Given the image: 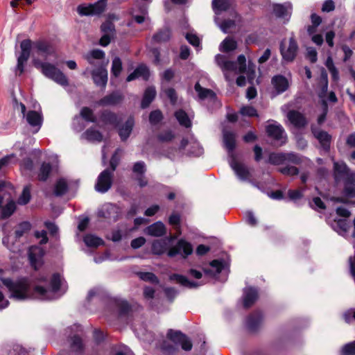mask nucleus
Masks as SVG:
<instances>
[{"instance_id": "nucleus-30", "label": "nucleus", "mask_w": 355, "mask_h": 355, "mask_svg": "<svg viewBox=\"0 0 355 355\" xmlns=\"http://www.w3.org/2000/svg\"><path fill=\"white\" fill-rule=\"evenodd\" d=\"M26 121L30 125L40 129L43 123V116L37 111L30 110L26 114Z\"/></svg>"}, {"instance_id": "nucleus-18", "label": "nucleus", "mask_w": 355, "mask_h": 355, "mask_svg": "<svg viewBox=\"0 0 355 355\" xmlns=\"http://www.w3.org/2000/svg\"><path fill=\"white\" fill-rule=\"evenodd\" d=\"M223 141L229 157L231 158L232 155H235L234 151L236 146V134L234 132L224 130L223 131Z\"/></svg>"}, {"instance_id": "nucleus-53", "label": "nucleus", "mask_w": 355, "mask_h": 355, "mask_svg": "<svg viewBox=\"0 0 355 355\" xmlns=\"http://www.w3.org/2000/svg\"><path fill=\"white\" fill-rule=\"evenodd\" d=\"M212 7L214 10L227 11L230 8V3L228 0H218L216 4L212 5Z\"/></svg>"}, {"instance_id": "nucleus-24", "label": "nucleus", "mask_w": 355, "mask_h": 355, "mask_svg": "<svg viewBox=\"0 0 355 355\" xmlns=\"http://www.w3.org/2000/svg\"><path fill=\"white\" fill-rule=\"evenodd\" d=\"M258 299V292L256 288L250 287L245 290L243 305L245 309L250 308Z\"/></svg>"}, {"instance_id": "nucleus-12", "label": "nucleus", "mask_w": 355, "mask_h": 355, "mask_svg": "<svg viewBox=\"0 0 355 355\" xmlns=\"http://www.w3.org/2000/svg\"><path fill=\"white\" fill-rule=\"evenodd\" d=\"M5 187V182L0 181V191ZM4 197L0 195V220H6L10 218L15 211L17 207L15 201L12 200L3 205Z\"/></svg>"}, {"instance_id": "nucleus-52", "label": "nucleus", "mask_w": 355, "mask_h": 355, "mask_svg": "<svg viewBox=\"0 0 355 355\" xmlns=\"http://www.w3.org/2000/svg\"><path fill=\"white\" fill-rule=\"evenodd\" d=\"M240 114L249 117L259 116L257 110L253 106L250 105L243 106L240 110Z\"/></svg>"}, {"instance_id": "nucleus-34", "label": "nucleus", "mask_w": 355, "mask_h": 355, "mask_svg": "<svg viewBox=\"0 0 355 355\" xmlns=\"http://www.w3.org/2000/svg\"><path fill=\"white\" fill-rule=\"evenodd\" d=\"M68 190L69 186L65 179L59 178L55 184L53 191L54 195L57 197L63 196L67 193Z\"/></svg>"}, {"instance_id": "nucleus-45", "label": "nucleus", "mask_w": 355, "mask_h": 355, "mask_svg": "<svg viewBox=\"0 0 355 355\" xmlns=\"http://www.w3.org/2000/svg\"><path fill=\"white\" fill-rule=\"evenodd\" d=\"M221 45L223 48L222 51L225 53L234 51L237 48L236 42L234 40L229 37L225 38L223 41Z\"/></svg>"}, {"instance_id": "nucleus-32", "label": "nucleus", "mask_w": 355, "mask_h": 355, "mask_svg": "<svg viewBox=\"0 0 355 355\" xmlns=\"http://www.w3.org/2000/svg\"><path fill=\"white\" fill-rule=\"evenodd\" d=\"M70 348L72 352L78 354L84 352L85 345L80 336L76 334L71 338Z\"/></svg>"}, {"instance_id": "nucleus-23", "label": "nucleus", "mask_w": 355, "mask_h": 355, "mask_svg": "<svg viewBox=\"0 0 355 355\" xmlns=\"http://www.w3.org/2000/svg\"><path fill=\"white\" fill-rule=\"evenodd\" d=\"M343 193L347 198H355V173H352L345 178Z\"/></svg>"}, {"instance_id": "nucleus-25", "label": "nucleus", "mask_w": 355, "mask_h": 355, "mask_svg": "<svg viewBox=\"0 0 355 355\" xmlns=\"http://www.w3.org/2000/svg\"><path fill=\"white\" fill-rule=\"evenodd\" d=\"M146 233L152 236L160 237L166 234V228L162 222L157 221L147 227Z\"/></svg>"}, {"instance_id": "nucleus-22", "label": "nucleus", "mask_w": 355, "mask_h": 355, "mask_svg": "<svg viewBox=\"0 0 355 355\" xmlns=\"http://www.w3.org/2000/svg\"><path fill=\"white\" fill-rule=\"evenodd\" d=\"M351 173L349 167L344 162L334 163V178L336 182H340Z\"/></svg>"}, {"instance_id": "nucleus-3", "label": "nucleus", "mask_w": 355, "mask_h": 355, "mask_svg": "<svg viewBox=\"0 0 355 355\" xmlns=\"http://www.w3.org/2000/svg\"><path fill=\"white\" fill-rule=\"evenodd\" d=\"M33 63L35 68L41 69V72L45 77L53 80L61 86L66 87L69 85L67 77L53 64L44 62L39 59H34Z\"/></svg>"}, {"instance_id": "nucleus-31", "label": "nucleus", "mask_w": 355, "mask_h": 355, "mask_svg": "<svg viewBox=\"0 0 355 355\" xmlns=\"http://www.w3.org/2000/svg\"><path fill=\"white\" fill-rule=\"evenodd\" d=\"M171 36V29L165 27L158 30L153 36L152 40L156 43H162L168 42Z\"/></svg>"}, {"instance_id": "nucleus-4", "label": "nucleus", "mask_w": 355, "mask_h": 355, "mask_svg": "<svg viewBox=\"0 0 355 355\" xmlns=\"http://www.w3.org/2000/svg\"><path fill=\"white\" fill-rule=\"evenodd\" d=\"M299 50L298 44L294 36L289 38L288 46L286 48L284 42L279 44V51L282 59L287 62H292L295 59Z\"/></svg>"}, {"instance_id": "nucleus-5", "label": "nucleus", "mask_w": 355, "mask_h": 355, "mask_svg": "<svg viewBox=\"0 0 355 355\" xmlns=\"http://www.w3.org/2000/svg\"><path fill=\"white\" fill-rule=\"evenodd\" d=\"M166 337L175 345H180L184 351H191L193 347L191 339L181 331L170 329L167 331Z\"/></svg>"}, {"instance_id": "nucleus-9", "label": "nucleus", "mask_w": 355, "mask_h": 355, "mask_svg": "<svg viewBox=\"0 0 355 355\" xmlns=\"http://www.w3.org/2000/svg\"><path fill=\"white\" fill-rule=\"evenodd\" d=\"M311 133L319 141L323 150L328 153L330 150L332 137L327 131L320 130L314 125L311 127Z\"/></svg>"}, {"instance_id": "nucleus-2", "label": "nucleus", "mask_w": 355, "mask_h": 355, "mask_svg": "<svg viewBox=\"0 0 355 355\" xmlns=\"http://www.w3.org/2000/svg\"><path fill=\"white\" fill-rule=\"evenodd\" d=\"M0 280L10 293V298L19 301L30 298V284L27 278L23 277L14 282L10 278L0 277Z\"/></svg>"}, {"instance_id": "nucleus-38", "label": "nucleus", "mask_w": 355, "mask_h": 355, "mask_svg": "<svg viewBox=\"0 0 355 355\" xmlns=\"http://www.w3.org/2000/svg\"><path fill=\"white\" fill-rule=\"evenodd\" d=\"M85 137L89 141H98L101 142L103 141V134L97 130L93 128H89L84 132Z\"/></svg>"}, {"instance_id": "nucleus-19", "label": "nucleus", "mask_w": 355, "mask_h": 355, "mask_svg": "<svg viewBox=\"0 0 355 355\" xmlns=\"http://www.w3.org/2000/svg\"><path fill=\"white\" fill-rule=\"evenodd\" d=\"M289 121L297 128H303L307 123V119L303 114L297 110H290L287 114Z\"/></svg>"}, {"instance_id": "nucleus-6", "label": "nucleus", "mask_w": 355, "mask_h": 355, "mask_svg": "<svg viewBox=\"0 0 355 355\" xmlns=\"http://www.w3.org/2000/svg\"><path fill=\"white\" fill-rule=\"evenodd\" d=\"M105 6L106 0H100L89 5H79L77 7V12L80 16L100 15L105 10Z\"/></svg>"}, {"instance_id": "nucleus-63", "label": "nucleus", "mask_w": 355, "mask_h": 355, "mask_svg": "<svg viewBox=\"0 0 355 355\" xmlns=\"http://www.w3.org/2000/svg\"><path fill=\"white\" fill-rule=\"evenodd\" d=\"M210 266L216 269V272L219 274L225 268L224 261L220 259H214L209 263Z\"/></svg>"}, {"instance_id": "nucleus-41", "label": "nucleus", "mask_w": 355, "mask_h": 355, "mask_svg": "<svg viewBox=\"0 0 355 355\" xmlns=\"http://www.w3.org/2000/svg\"><path fill=\"white\" fill-rule=\"evenodd\" d=\"M118 308L119 315L125 316L131 311L132 307L130 304L125 300H122L116 303Z\"/></svg>"}, {"instance_id": "nucleus-1", "label": "nucleus", "mask_w": 355, "mask_h": 355, "mask_svg": "<svg viewBox=\"0 0 355 355\" xmlns=\"http://www.w3.org/2000/svg\"><path fill=\"white\" fill-rule=\"evenodd\" d=\"M32 47L38 55L47 58L54 53V48L51 43L46 40H38L32 42L26 39L21 42V53L17 58L16 74L21 76L24 72V65L28 61Z\"/></svg>"}, {"instance_id": "nucleus-39", "label": "nucleus", "mask_w": 355, "mask_h": 355, "mask_svg": "<svg viewBox=\"0 0 355 355\" xmlns=\"http://www.w3.org/2000/svg\"><path fill=\"white\" fill-rule=\"evenodd\" d=\"M274 166H279L285 163V155L284 153H270L268 155V159L266 162Z\"/></svg>"}, {"instance_id": "nucleus-56", "label": "nucleus", "mask_w": 355, "mask_h": 355, "mask_svg": "<svg viewBox=\"0 0 355 355\" xmlns=\"http://www.w3.org/2000/svg\"><path fill=\"white\" fill-rule=\"evenodd\" d=\"M132 171L137 175L145 174L146 171L145 163L143 161L135 162L132 167Z\"/></svg>"}, {"instance_id": "nucleus-33", "label": "nucleus", "mask_w": 355, "mask_h": 355, "mask_svg": "<svg viewBox=\"0 0 355 355\" xmlns=\"http://www.w3.org/2000/svg\"><path fill=\"white\" fill-rule=\"evenodd\" d=\"M194 89L198 93L199 98L202 100L206 98L212 99L216 97V94L213 90L202 87L198 82L195 84Z\"/></svg>"}, {"instance_id": "nucleus-13", "label": "nucleus", "mask_w": 355, "mask_h": 355, "mask_svg": "<svg viewBox=\"0 0 355 355\" xmlns=\"http://www.w3.org/2000/svg\"><path fill=\"white\" fill-rule=\"evenodd\" d=\"M99 121L105 125H110L114 128H118L121 125V119L115 112L105 109L100 112Z\"/></svg>"}, {"instance_id": "nucleus-46", "label": "nucleus", "mask_w": 355, "mask_h": 355, "mask_svg": "<svg viewBox=\"0 0 355 355\" xmlns=\"http://www.w3.org/2000/svg\"><path fill=\"white\" fill-rule=\"evenodd\" d=\"M138 276L141 280L144 282H148L155 284L159 283L158 277L153 272H139L138 273Z\"/></svg>"}, {"instance_id": "nucleus-40", "label": "nucleus", "mask_w": 355, "mask_h": 355, "mask_svg": "<svg viewBox=\"0 0 355 355\" xmlns=\"http://www.w3.org/2000/svg\"><path fill=\"white\" fill-rule=\"evenodd\" d=\"M31 229V225L28 221L20 223L15 230V237L16 239H20L24 234L29 232Z\"/></svg>"}, {"instance_id": "nucleus-20", "label": "nucleus", "mask_w": 355, "mask_h": 355, "mask_svg": "<svg viewBox=\"0 0 355 355\" xmlns=\"http://www.w3.org/2000/svg\"><path fill=\"white\" fill-rule=\"evenodd\" d=\"M135 125V119L132 116H128L125 123L119 125L118 133L122 141H125L130 136Z\"/></svg>"}, {"instance_id": "nucleus-26", "label": "nucleus", "mask_w": 355, "mask_h": 355, "mask_svg": "<svg viewBox=\"0 0 355 355\" xmlns=\"http://www.w3.org/2000/svg\"><path fill=\"white\" fill-rule=\"evenodd\" d=\"M94 83L103 88H105L107 83V71L105 69H98L92 72Z\"/></svg>"}, {"instance_id": "nucleus-10", "label": "nucleus", "mask_w": 355, "mask_h": 355, "mask_svg": "<svg viewBox=\"0 0 355 355\" xmlns=\"http://www.w3.org/2000/svg\"><path fill=\"white\" fill-rule=\"evenodd\" d=\"M266 132L268 137L275 141H280L281 146L287 142V136L284 128L280 124H269L266 128Z\"/></svg>"}, {"instance_id": "nucleus-51", "label": "nucleus", "mask_w": 355, "mask_h": 355, "mask_svg": "<svg viewBox=\"0 0 355 355\" xmlns=\"http://www.w3.org/2000/svg\"><path fill=\"white\" fill-rule=\"evenodd\" d=\"M285 155V162H289L293 164H300L302 162L301 157L294 153V152H290V153H284Z\"/></svg>"}, {"instance_id": "nucleus-15", "label": "nucleus", "mask_w": 355, "mask_h": 355, "mask_svg": "<svg viewBox=\"0 0 355 355\" xmlns=\"http://www.w3.org/2000/svg\"><path fill=\"white\" fill-rule=\"evenodd\" d=\"M124 99V96L119 91H114L112 93L103 96L98 102L99 106H115L121 103Z\"/></svg>"}, {"instance_id": "nucleus-50", "label": "nucleus", "mask_w": 355, "mask_h": 355, "mask_svg": "<svg viewBox=\"0 0 355 355\" xmlns=\"http://www.w3.org/2000/svg\"><path fill=\"white\" fill-rule=\"evenodd\" d=\"M50 286L53 293H56L60 289L61 279L59 273L53 274L50 281Z\"/></svg>"}, {"instance_id": "nucleus-14", "label": "nucleus", "mask_w": 355, "mask_h": 355, "mask_svg": "<svg viewBox=\"0 0 355 355\" xmlns=\"http://www.w3.org/2000/svg\"><path fill=\"white\" fill-rule=\"evenodd\" d=\"M263 320V315L261 311H254L252 312L246 318V327L250 332L258 331Z\"/></svg>"}, {"instance_id": "nucleus-37", "label": "nucleus", "mask_w": 355, "mask_h": 355, "mask_svg": "<svg viewBox=\"0 0 355 355\" xmlns=\"http://www.w3.org/2000/svg\"><path fill=\"white\" fill-rule=\"evenodd\" d=\"M80 117L86 122L97 123L98 119L93 110L89 107H83L80 111Z\"/></svg>"}, {"instance_id": "nucleus-49", "label": "nucleus", "mask_w": 355, "mask_h": 355, "mask_svg": "<svg viewBox=\"0 0 355 355\" xmlns=\"http://www.w3.org/2000/svg\"><path fill=\"white\" fill-rule=\"evenodd\" d=\"M105 54L103 50L101 49H93L89 55H87L86 59L89 64H92V59L102 60L105 58Z\"/></svg>"}, {"instance_id": "nucleus-55", "label": "nucleus", "mask_w": 355, "mask_h": 355, "mask_svg": "<svg viewBox=\"0 0 355 355\" xmlns=\"http://www.w3.org/2000/svg\"><path fill=\"white\" fill-rule=\"evenodd\" d=\"M174 137L175 135L171 130L164 131L157 135V139L162 142L171 141L174 139Z\"/></svg>"}, {"instance_id": "nucleus-28", "label": "nucleus", "mask_w": 355, "mask_h": 355, "mask_svg": "<svg viewBox=\"0 0 355 355\" xmlns=\"http://www.w3.org/2000/svg\"><path fill=\"white\" fill-rule=\"evenodd\" d=\"M168 248V239L154 240L151 245L152 254L160 256L165 253Z\"/></svg>"}, {"instance_id": "nucleus-44", "label": "nucleus", "mask_w": 355, "mask_h": 355, "mask_svg": "<svg viewBox=\"0 0 355 355\" xmlns=\"http://www.w3.org/2000/svg\"><path fill=\"white\" fill-rule=\"evenodd\" d=\"M164 119V115L160 110H155L149 114V122L152 125L159 124Z\"/></svg>"}, {"instance_id": "nucleus-16", "label": "nucleus", "mask_w": 355, "mask_h": 355, "mask_svg": "<svg viewBox=\"0 0 355 355\" xmlns=\"http://www.w3.org/2000/svg\"><path fill=\"white\" fill-rule=\"evenodd\" d=\"M271 84L275 92L274 96L279 95L285 92L289 88L288 79L281 74L274 76L271 79Z\"/></svg>"}, {"instance_id": "nucleus-11", "label": "nucleus", "mask_w": 355, "mask_h": 355, "mask_svg": "<svg viewBox=\"0 0 355 355\" xmlns=\"http://www.w3.org/2000/svg\"><path fill=\"white\" fill-rule=\"evenodd\" d=\"M229 163L231 168L240 180L245 181L250 179L251 177L250 172L244 164L241 163L237 160L236 155H232L231 156Z\"/></svg>"}, {"instance_id": "nucleus-61", "label": "nucleus", "mask_w": 355, "mask_h": 355, "mask_svg": "<svg viewBox=\"0 0 355 355\" xmlns=\"http://www.w3.org/2000/svg\"><path fill=\"white\" fill-rule=\"evenodd\" d=\"M161 349L162 352L166 355L173 354L177 350V348L173 345L168 343L167 342H164L162 344Z\"/></svg>"}, {"instance_id": "nucleus-60", "label": "nucleus", "mask_w": 355, "mask_h": 355, "mask_svg": "<svg viewBox=\"0 0 355 355\" xmlns=\"http://www.w3.org/2000/svg\"><path fill=\"white\" fill-rule=\"evenodd\" d=\"M119 149H116V151L112 154L110 160V171L113 172L116 169L117 166L119 164V157L118 155V151Z\"/></svg>"}, {"instance_id": "nucleus-17", "label": "nucleus", "mask_w": 355, "mask_h": 355, "mask_svg": "<svg viewBox=\"0 0 355 355\" xmlns=\"http://www.w3.org/2000/svg\"><path fill=\"white\" fill-rule=\"evenodd\" d=\"M150 76L149 68L145 64H139L136 69L126 78V82H131L137 78H141L148 81Z\"/></svg>"}, {"instance_id": "nucleus-35", "label": "nucleus", "mask_w": 355, "mask_h": 355, "mask_svg": "<svg viewBox=\"0 0 355 355\" xmlns=\"http://www.w3.org/2000/svg\"><path fill=\"white\" fill-rule=\"evenodd\" d=\"M174 116L180 125L185 128H190L191 126L192 123L187 113L184 110L180 109L175 111Z\"/></svg>"}, {"instance_id": "nucleus-48", "label": "nucleus", "mask_w": 355, "mask_h": 355, "mask_svg": "<svg viewBox=\"0 0 355 355\" xmlns=\"http://www.w3.org/2000/svg\"><path fill=\"white\" fill-rule=\"evenodd\" d=\"M280 173L286 176H295L299 174V169L294 166H286L279 168L277 170Z\"/></svg>"}, {"instance_id": "nucleus-62", "label": "nucleus", "mask_w": 355, "mask_h": 355, "mask_svg": "<svg viewBox=\"0 0 355 355\" xmlns=\"http://www.w3.org/2000/svg\"><path fill=\"white\" fill-rule=\"evenodd\" d=\"M342 352L345 355H355V340L345 344L343 347Z\"/></svg>"}, {"instance_id": "nucleus-43", "label": "nucleus", "mask_w": 355, "mask_h": 355, "mask_svg": "<svg viewBox=\"0 0 355 355\" xmlns=\"http://www.w3.org/2000/svg\"><path fill=\"white\" fill-rule=\"evenodd\" d=\"M31 198V187L29 185L25 186L19 197L18 203L21 205H27L30 202Z\"/></svg>"}, {"instance_id": "nucleus-59", "label": "nucleus", "mask_w": 355, "mask_h": 355, "mask_svg": "<svg viewBox=\"0 0 355 355\" xmlns=\"http://www.w3.org/2000/svg\"><path fill=\"white\" fill-rule=\"evenodd\" d=\"M218 63L220 64L219 61ZM221 67L224 70L234 71L237 69V63L234 61L224 60L221 62Z\"/></svg>"}, {"instance_id": "nucleus-57", "label": "nucleus", "mask_w": 355, "mask_h": 355, "mask_svg": "<svg viewBox=\"0 0 355 355\" xmlns=\"http://www.w3.org/2000/svg\"><path fill=\"white\" fill-rule=\"evenodd\" d=\"M164 293L167 300L172 302L178 294V290L174 287H166L164 289Z\"/></svg>"}, {"instance_id": "nucleus-36", "label": "nucleus", "mask_w": 355, "mask_h": 355, "mask_svg": "<svg viewBox=\"0 0 355 355\" xmlns=\"http://www.w3.org/2000/svg\"><path fill=\"white\" fill-rule=\"evenodd\" d=\"M83 241L89 248H98L105 244L104 241L101 238L90 234H86L84 236Z\"/></svg>"}, {"instance_id": "nucleus-47", "label": "nucleus", "mask_w": 355, "mask_h": 355, "mask_svg": "<svg viewBox=\"0 0 355 355\" xmlns=\"http://www.w3.org/2000/svg\"><path fill=\"white\" fill-rule=\"evenodd\" d=\"M101 31L104 34H110L112 36H115V25L111 21H105L101 26Z\"/></svg>"}, {"instance_id": "nucleus-27", "label": "nucleus", "mask_w": 355, "mask_h": 355, "mask_svg": "<svg viewBox=\"0 0 355 355\" xmlns=\"http://www.w3.org/2000/svg\"><path fill=\"white\" fill-rule=\"evenodd\" d=\"M156 94L157 92L154 86L148 87L144 92L143 98L141 102V107L142 109L148 107L150 103L155 98Z\"/></svg>"}, {"instance_id": "nucleus-54", "label": "nucleus", "mask_w": 355, "mask_h": 355, "mask_svg": "<svg viewBox=\"0 0 355 355\" xmlns=\"http://www.w3.org/2000/svg\"><path fill=\"white\" fill-rule=\"evenodd\" d=\"M273 12L277 17H284L287 14V8L280 3L273 6Z\"/></svg>"}, {"instance_id": "nucleus-8", "label": "nucleus", "mask_w": 355, "mask_h": 355, "mask_svg": "<svg viewBox=\"0 0 355 355\" xmlns=\"http://www.w3.org/2000/svg\"><path fill=\"white\" fill-rule=\"evenodd\" d=\"M113 173L109 168L103 170L98 175L95 189L100 193L107 192L112 185Z\"/></svg>"}, {"instance_id": "nucleus-42", "label": "nucleus", "mask_w": 355, "mask_h": 355, "mask_svg": "<svg viewBox=\"0 0 355 355\" xmlns=\"http://www.w3.org/2000/svg\"><path fill=\"white\" fill-rule=\"evenodd\" d=\"M122 61L120 58L115 57L112 63L111 73L113 76L117 78L122 71Z\"/></svg>"}, {"instance_id": "nucleus-21", "label": "nucleus", "mask_w": 355, "mask_h": 355, "mask_svg": "<svg viewBox=\"0 0 355 355\" xmlns=\"http://www.w3.org/2000/svg\"><path fill=\"white\" fill-rule=\"evenodd\" d=\"M171 282H175L187 288L192 289L198 288L200 284L196 282L189 280L186 276L178 273H173L169 276Z\"/></svg>"}, {"instance_id": "nucleus-7", "label": "nucleus", "mask_w": 355, "mask_h": 355, "mask_svg": "<svg viewBox=\"0 0 355 355\" xmlns=\"http://www.w3.org/2000/svg\"><path fill=\"white\" fill-rule=\"evenodd\" d=\"M193 249L192 245L184 239H180L176 245L171 247L167 252L169 257H174L178 254H181L184 258H187L193 253Z\"/></svg>"}, {"instance_id": "nucleus-29", "label": "nucleus", "mask_w": 355, "mask_h": 355, "mask_svg": "<svg viewBox=\"0 0 355 355\" xmlns=\"http://www.w3.org/2000/svg\"><path fill=\"white\" fill-rule=\"evenodd\" d=\"M53 171L52 164L50 162H43L37 172V180L40 182H46Z\"/></svg>"}, {"instance_id": "nucleus-58", "label": "nucleus", "mask_w": 355, "mask_h": 355, "mask_svg": "<svg viewBox=\"0 0 355 355\" xmlns=\"http://www.w3.org/2000/svg\"><path fill=\"white\" fill-rule=\"evenodd\" d=\"M166 96L169 98L172 105H175L178 101V95L176 91L173 87L167 88L164 90Z\"/></svg>"}, {"instance_id": "nucleus-64", "label": "nucleus", "mask_w": 355, "mask_h": 355, "mask_svg": "<svg viewBox=\"0 0 355 355\" xmlns=\"http://www.w3.org/2000/svg\"><path fill=\"white\" fill-rule=\"evenodd\" d=\"M168 223L174 227H180L181 223V217L179 214L173 213L168 218Z\"/></svg>"}]
</instances>
